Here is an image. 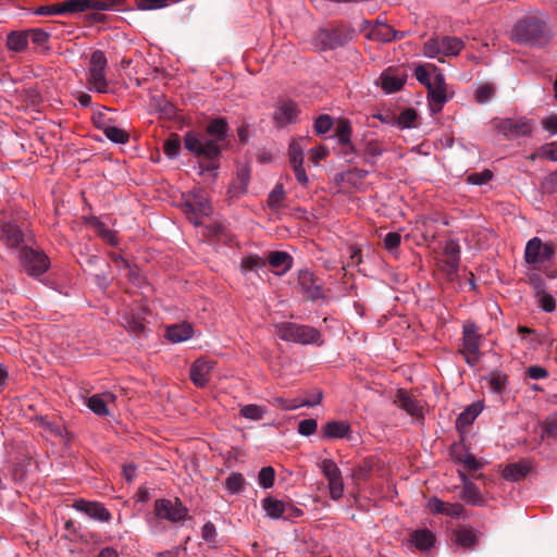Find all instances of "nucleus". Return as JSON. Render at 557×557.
<instances>
[{
    "mask_svg": "<svg viewBox=\"0 0 557 557\" xmlns=\"http://www.w3.org/2000/svg\"><path fill=\"white\" fill-rule=\"evenodd\" d=\"M227 124L223 119L212 120L208 127L207 133L210 136L197 133L187 132L184 136V147L195 157L202 159L205 164H201V172H213L216 170V158L221 152L220 144L226 136Z\"/></svg>",
    "mask_w": 557,
    "mask_h": 557,
    "instance_id": "f257e3e1",
    "label": "nucleus"
},
{
    "mask_svg": "<svg viewBox=\"0 0 557 557\" xmlns=\"http://www.w3.org/2000/svg\"><path fill=\"white\" fill-rule=\"evenodd\" d=\"M188 513L187 508L178 498H160L154 502L153 516L148 519L149 528L152 533L158 534L164 530L162 521L177 523L183 521Z\"/></svg>",
    "mask_w": 557,
    "mask_h": 557,
    "instance_id": "f03ea898",
    "label": "nucleus"
},
{
    "mask_svg": "<svg viewBox=\"0 0 557 557\" xmlns=\"http://www.w3.org/2000/svg\"><path fill=\"white\" fill-rule=\"evenodd\" d=\"M548 37L546 21L540 15H529L516 23L511 39L518 44L537 45Z\"/></svg>",
    "mask_w": 557,
    "mask_h": 557,
    "instance_id": "7ed1b4c3",
    "label": "nucleus"
},
{
    "mask_svg": "<svg viewBox=\"0 0 557 557\" xmlns=\"http://www.w3.org/2000/svg\"><path fill=\"white\" fill-rule=\"evenodd\" d=\"M277 336L285 342H293L302 345H321L320 332L309 325H299L292 322H284L275 325Z\"/></svg>",
    "mask_w": 557,
    "mask_h": 557,
    "instance_id": "20e7f679",
    "label": "nucleus"
},
{
    "mask_svg": "<svg viewBox=\"0 0 557 557\" xmlns=\"http://www.w3.org/2000/svg\"><path fill=\"white\" fill-rule=\"evenodd\" d=\"M107 58L101 50H96L91 53L87 69V82L89 89L104 94L109 89V84L106 76Z\"/></svg>",
    "mask_w": 557,
    "mask_h": 557,
    "instance_id": "39448f33",
    "label": "nucleus"
},
{
    "mask_svg": "<svg viewBox=\"0 0 557 557\" xmlns=\"http://www.w3.org/2000/svg\"><path fill=\"white\" fill-rule=\"evenodd\" d=\"M463 48V42L457 37L431 38L424 44L423 53L430 59H441V57H453L459 54Z\"/></svg>",
    "mask_w": 557,
    "mask_h": 557,
    "instance_id": "423d86ee",
    "label": "nucleus"
},
{
    "mask_svg": "<svg viewBox=\"0 0 557 557\" xmlns=\"http://www.w3.org/2000/svg\"><path fill=\"white\" fill-rule=\"evenodd\" d=\"M184 211L193 224L200 225V219L212 212L207 194L202 190L193 191L185 201Z\"/></svg>",
    "mask_w": 557,
    "mask_h": 557,
    "instance_id": "0eeeda50",
    "label": "nucleus"
},
{
    "mask_svg": "<svg viewBox=\"0 0 557 557\" xmlns=\"http://www.w3.org/2000/svg\"><path fill=\"white\" fill-rule=\"evenodd\" d=\"M307 149L306 138L293 139L288 148V159L290 166L295 173V177L299 184L307 186L309 183L308 175L304 168V151Z\"/></svg>",
    "mask_w": 557,
    "mask_h": 557,
    "instance_id": "6e6552de",
    "label": "nucleus"
},
{
    "mask_svg": "<svg viewBox=\"0 0 557 557\" xmlns=\"http://www.w3.org/2000/svg\"><path fill=\"white\" fill-rule=\"evenodd\" d=\"M432 69L436 72L432 84L428 87V99L431 110L434 113L440 112L444 104L448 101L447 86L445 77L442 73L437 72L435 66Z\"/></svg>",
    "mask_w": 557,
    "mask_h": 557,
    "instance_id": "1a4fd4ad",
    "label": "nucleus"
},
{
    "mask_svg": "<svg viewBox=\"0 0 557 557\" xmlns=\"http://www.w3.org/2000/svg\"><path fill=\"white\" fill-rule=\"evenodd\" d=\"M320 468L327 480L331 498L334 500L339 499L344 494V482L339 468L332 459H323L320 462Z\"/></svg>",
    "mask_w": 557,
    "mask_h": 557,
    "instance_id": "9d476101",
    "label": "nucleus"
},
{
    "mask_svg": "<svg viewBox=\"0 0 557 557\" xmlns=\"http://www.w3.org/2000/svg\"><path fill=\"white\" fill-rule=\"evenodd\" d=\"M466 362L475 366L480 360V335L473 324L465 325L462 348L460 349Z\"/></svg>",
    "mask_w": 557,
    "mask_h": 557,
    "instance_id": "9b49d317",
    "label": "nucleus"
},
{
    "mask_svg": "<svg viewBox=\"0 0 557 557\" xmlns=\"http://www.w3.org/2000/svg\"><path fill=\"white\" fill-rule=\"evenodd\" d=\"M534 123L525 117L505 119L497 124V129L508 139L528 136L532 133Z\"/></svg>",
    "mask_w": 557,
    "mask_h": 557,
    "instance_id": "f8f14e48",
    "label": "nucleus"
},
{
    "mask_svg": "<svg viewBox=\"0 0 557 557\" xmlns=\"http://www.w3.org/2000/svg\"><path fill=\"white\" fill-rule=\"evenodd\" d=\"M552 246L543 244L539 237L531 238L525 246L524 258L530 264L543 263L554 257Z\"/></svg>",
    "mask_w": 557,
    "mask_h": 557,
    "instance_id": "ddd939ff",
    "label": "nucleus"
},
{
    "mask_svg": "<svg viewBox=\"0 0 557 557\" xmlns=\"http://www.w3.org/2000/svg\"><path fill=\"white\" fill-rule=\"evenodd\" d=\"M407 79V72L403 67H388L380 76V85L385 92L398 91Z\"/></svg>",
    "mask_w": 557,
    "mask_h": 557,
    "instance_id": "4468645a",
    "label": "nucleus"
},
{
    "mask_svg": "<svg viewBox=\"0 0 557 557\" xmlns=\"http://www.w3.org/2000/svg\"><path fill=\"white\" fill-rule=\"evenodd\" d=\"M22 258L27 272L33 276L41 275L49 267L48 257L33 249L23 250Z\"/></svg>",
    "mask_w": 557,
    "mask_h": 557,
    "instance_id": "2eb2a0df",
    "label": "nucleus"
},
{
    "mask_svg": "<svg viewBox=\"0 0 557 557\" xmlns=\"http://www.w3.org/2000/svg\"><path fill=\"white\" fill-rule=\"evenodd\" d=\"M73 507L89 518L100 521V522H109L112 518L110 511L98 502H89L85 499H78L74 503Z\"/></svg>",
    "mask_w": 557,
    "mask_h": 557,
    "instance_id": "dca6fc26",
    "label": "nucleus"
},
{
    "mask_svg": "<svg viewBox=\"0 0 557 557\" xmlns=\"http://www.w3.org/2000/svg\"><path fill=\"white\" fill-rule=\"evenodd\" d=\"M215 362L208 358L197 359L190 367V379L198 387H205L209 380Z\"/></svg>",
    "mask_w": 557,
    "mask_h": 557,
    "instance_id": "f3484780",
    "label": "nucleus"
},
{
    "mask_svg": "<svg viewBox=\"0 0 557 557\" xmlns=\"http://www.w3.org/2000/svg\"><path fill=\"white\" fill-rule=\"evenodd\" d=\"M261 504L267 517L271 519H289L293 516L289 513V510L294 509V505L290 503L269 496L262 499Z\"/></svg>",
    "mask_w": 557,
    "mask_h": 557,
    "instance_id": "a211bd4d",
    "label": "nucleus"
},
{
    "mask_svg": "<svg viewBox=\"0 0 557 557\" xmlns=\"http://www.w3.org/2000/svg\"><path fill=\"white\" fill-rule=\"evenodd\" d=\"M394 403L398 408L405 410L408 414L414 418H421L423 416V406L408 391L399 389L395 396Z\"/></svg>",
    "mask_w": 557,
    "mask_h": 557,
    "instance_id": "6ab92c4d",
    "label": "nucleus"
},
{
    "mask_svg": "<svg viewBox=\"0 0 557 557\" xmlns=\"http://www.w3.org/2000/svg\"><path fill=\"white\" fill-rule=\"evenodd\" d=\"M77 12H82L78 0H65L61 3L40 5L34 11L36 15H63Z\"/></svg>",
    "mask_w": 557,
    "mask_h": 557,
    "instance_id": "aec40b11",
    "label": "nucleus"
},
{
    "mask_svg": "<svg viewBox=\"0 0 557 557\" xmlns=\"http://www.w3.org/2000/svg\"><path fill=\"white\" fill-rule=\"evenodd\" d=\"M24 234L18 225L11 221L0 222V240L7 247L15 248L23 243Z\"/></svg>",
    "mask_w": 557,
    "mask_h": 557,
    "instance_id": "412c9836",
    "label": "nucleus"
},
{
    "mask_svg": "<svg viewBox=\"0 0 557 557\" xmlns=\"http://www.w3.org/2000/svg\"><path fill=\"white\" fill-rule=\"evenodd\" d=\"M299 109L296 103L292 101L280 102L274 113L275 123L278 126L296 123L299 115Z\"/></svg>",
    "mask_w": 557,
    "mask_h": 557,
    "instance_id": "4be33fe9",
    "label": "nucleus"
},
{
    "mask_svg": "<svg viewBox=\"0 0 557 557\" xmlns=\"http://www.w3.org/2000/svg\"><path fill=\"white\" fill-rule=\"evenodd\" d=\"M115 401V395L107 392L102 394H96L87 398L86 406L98 416H109L110 410L108 406Z\"/></svg>",
    "mask_w": 557,
    "mask_h": 557,
    "instance_id": "5701e85b",
    "label": "nucleus"
},
{
    "mask_svg": "<svg viewBox=\"0 0 557 557\" xmlns=\"http://www.w3.org/2000/svg\"><path fill=\"white\" fill-rule=\"evenodd\" d=\"M426 506L433 513H441L451 518H460L463 515V507L460 504L445 503L436 497L429 499Z\"/></svg>",
    "mask_w": 557,
    "mask_h": 557,
    "instance_id": "b1692460",
    "label": "nucleus"
},
{
    "mask_svg": "<svg viewBox=\"0 0 557 557\" xmlns=\"http://www.w3.org/2000/svg\"><path fill=\"white\" fill-rule=\"evenodd\" d=\"M322 399V393H318L314 397V399H297V398H294V399H288V398H283V397H276L273 399V405L283 409V410H286V411H290V410H295V409H298L300 407H313V406H317L318 404H320Z\"/></svg>",
    "mask_w": 557,
    "mask_h": 557,
    "instance_id": "393cba45",
    "label": "nucleus"
},
{
    "mask_svg": "<svg viewBox=\"0 0 557 557\" xmlns=\"http://www.w3.org/2000/svg\"><path fill=\"white\" fill-rule=\"evenodd\" d=\"M299 285L301 286L302 292L310 299H319L322 297V288L317 283L313 274L309 271H300L298 276Z\"/></svg>",
    "mask_w": 557,
    "mask_h": 557,
    "instance_id": "a878e982",
    "label": "nucleus"
},
{
    "mask_svg": "<svg viewBox=\"0 0 557 557\" xmlns=\"http://www.w3.org/2000/svg\"><path fill=\"white\" fill-rule=\"evenodd\" d=\"M460 248L455 240H447L444 246V259L445 270L448 273L457 271L460 261Z\"/></svg>",
    "mask_w": 557,
    "mask_h": 557,
    "instance_id": "bb28decb",
    "label": "nucleus"
},
{
    "mask_svg": "<svg viewBox=\"0 0 557 557\" xmlns=\"http://www.w3.org/2000/svg\"><path fill=\"white\" fill-rule=\"evenodd\" d=\"M267 259L276 274L286 273L293 265V258L285 251H271Z\"/></svg>",
    "mask_w": 557,
    "mask_h": 557,
    "instance_id": "cd10ccee",
    "label": "nucleus"
},
{
    "mask_svg": "<svg viewBox=\"0 0 557 557\" xmlns=\"http://www.w3.org/2000/svg\"><path fill=\"white\" fill-rule=\"evenodd\" d=\"M322 432L324 438H345L350 433V425L345 421H330L322 428Z\"/></svg>",
    "mask_w": 557,
    "mask_h": 557,
    "instance_id": "c85d7f7f",
    "label": "nucleus"
},
{
    "mask_svg": "<svg viewBox=\"0 0 557 557\" xmlns=\"http://www.w3.org/2000/svg\"><path fill=\"white\" fill-rule=\"evenodd\" d=\"M194 334L191 324L183 322L172 324L166 329V337L172 343H181L189 339Z\"/></svg>",
    "mask_w": 557,
    "mask_h": 557,
    "instance_id": "c756f323",
    "label": "nucleus"
},
{
    "mask_svg": "<svg viewBox=\"0 0 557 557\" xmlns=\"http://www.w3.org/2000/svg\"><path fill=\"white\" fill-rule=\"evenodd\" d=\"M462 482V498L474 506L483 504V497L479 488L461 472H459Z\"/></svg>",
    "mask_w": 557,
    "mask_h": 557,
    "instance_id": "7c9ffc66",
    "label": "nucleus"
},
{
    "mask_svg": "<svg viewBox=\"0 0 557 557\" xmlns=\"http://www.w3.org/2000/svg\"><path fill=\"white\" fill-rule=\"evenodd\" d=\"M484 380L488 391L495 395H502L508 384L507 375L499 370L492 371Z\"/></svg>",
    "mask_w": 557,
    "mask_h": 557,
    "instance_id": "2f4dec72",
    "label": "nucleus"
},
{
    "mask_svg": "<svg viewBox=\"0 0 557 557\" xmlns=\"http://www.w3.org/2000/svg\"><path fill=\"white\" fill-rule=\"evenodd\" d=\"M82 12L86 10L109 11L115 10L124 0H78Z\"/></svg>",
    "mask_w": 557,
    "mask_h": 557,
    "instance_id": "473e14b6",
    "label": "nucleus"
},
{
    "mask_svg": "<svg viewBox=\"0 0 557 557\" xmlns=\"http://www.w3.org/2000/svg\"><path fill=\"white\" fill-rule=\"evenodd\" d=\"M411 542L418 549L425 550L434 545L435 535L428 529L417 530L411 534Z\"/></svg>",
    "mask_w": 557,
    "mask_h": 557,
    "instance_id": "72a5a7b5",
    "label": "nucleus"
},
{
    "mask_svg": "<svg viewBox=\"0 0 557 557\" xmlns=\"http://www.w3.org/2000/svg\"><path fill=\"white\" fill-rule=\"evenodd\" d=\"M28 46V32H11L8 35L7 47L9 50L20 52L27 48Z\"/></svg>",
    "mask_w": 557,
    "mask_h": 557,
    "instance_id": "f704fd0d",
    "label": "nucleus"
},
{
    "mask_svg": "<svg viewBox=\"0 0 557 557\" xmlns=\"http://www.w3.org/2000/svg\"><path fill=\"white\" fill-rule=\"evenodd\" d=\"M335 138L337 139L338 144L344 146L346 149H352V145L350 143V136H351V124L347 120H341L336 124L335 127Z\"/></svg>",
    "mask_w": 557,
    "mask_h": 557,
    "instance_id": "c9c22d12",
    "label": "nucleus"
},
{
    "mask_svg": "<svg viewBox=\"0 0 557 557\" xmlns=\"http://www.w3.org/2000/svg\"><path fill=\"white\" fill-rule=\"evenodd\" d=\"M483 405L482 403H474L470 405L465 411H462L456 421L458 428H465L471 424L474 419L482 412Z\"/></svg>",
    "mask_w": 557,
    "mask_h": 557,
    "instance_id": "e433bc0d",
    "label": "nucleus"
},
{
    "mask_svg": "<svg viewBox=\"0 0 557 557\" xmlns=\"http://www.w3.org/2000/svg\"><path fill=\"white\" fill-rule=\"evenodd\" d=\"M530 470V466L525 462L510 463L504 469L503 476L509 481H519L524 478Z\"/></svg>",
    "mask_w": 557,
    "mask_h": 557,
    "instance_id": "4c0bfd02",
    "label": "nucleus"
},
{
    "mask_svg": "<svg viewBox=\"0 0 557 557\" xmlns=\"http://www.w3.org/2000/svg\"><path fill=\"white\" fill-rule=\"evenodd\" d=\"M455 542L465 548H470L478 542V533L472 529H458L455 533Z\"/></svg>",
    "mask_w": 557,
    "mask_h": 557,
    "instance_id": "58836bf2",
    "label": "nucleus"
},
{
    "mask_svg": "<svg viewBox=\"0 0 557 557\" xmlns=\"http://www.w3.org/2000/svg\"><path fill=\"white\" fill-rule=\"evenodd\" d=\"M265 267V260L258 255H248L242 259L240 269L243 272L258 271Z\"/></svg>",
    "mask_w": 557,
    "mask_h": 557,
    "instance_id": "ea45409f",
    "label": "nucleus"
},
{
    "mask_svg": "<svg viewBox=\"0 0 557 557\" xmlns=\"http://www.w3.org/2000/svg\"><path fill=\"white\" fill-rule=\"evenodd\" d=\"M495 91L496 88L493 84H483L475 89L474 99L478 103L484 104L494 97Z\"/></svg>",
    "mask_w": 557,
    "mask_h": 557,
    "instance_id": "a19ab883",
    "label": "nucleus"
},
{
    "mask_svg": "<svg viewBox=\"0 0 557 557\" xmlns=\"http://www.w3.org/2000/svg\"><path fill=\"white\" fill-rule=\"evenodd\" d=\"M245 479L240 473L233 472L225 480V488L231 494H238L244 490Z\"/></svg>",
    "mask_w": 557,
    "mask_h": 557,
    "instance_id": "79ce46f5",
    "label": "nucleus"
},
{
    "mask_svg": "<svg viewBox=\"0 0 557 557\" xmlns=\"http://www.w3.org/2000/svg\"><path fill=\"white\" fill-rule=\"evenodd\" d=\"M265 409L259 405H245L240 408V414L251 421H259L263 418Z\"/></svg>",
    "mask_w": 557,
    "mask_h": 557,
    "instance_id": "37998d69",
    "label": "nucleus"
},
{
    "mask_svg": "<svg viewBox=\"0 0 557 557\" xmlns=\"http://www.w3.org/2000/svg\"><path fill=\"white\" fill-rule=\"evenodd\" d=\"M249 178L250 175L246 169L238 171L236 182L232 185L231 191L236 196L244 194L247 189Z\"/></svg>",
    "mask_w": 557,
    "mask_h": 557,
    "instance_id": "c03bdc74",
    "label": "nucleus"
},
{
    "mask_svg": "<svg viewBox=\"0 0 557 557\" xmlns=\"http://www.w3.org/2000/svg\"><path fill=\"white\" fill-rule=\"evenodd\" d=\"M104 135L108 139L116 144H125L128 140L127 132L117 126L109 125L104 127Z\"/></svg>",
    "mask_w": 557,
    "mask_h": 557,
    "instance_id": "a18cd8bd",
    "label": "nucleus"
},
{
    "mask_svg": "<svg viewBox=\"0 0 557 557\" xmlns=\"http://www.w3.org/2000/svg\"><path fill=\"white\" fill-rule=\"evenodd\" d=\"M92 225L96 228L98 235L108 244L115 246L117 245V238L113 231L107 228L103 223L98 220H94Z\"/></svg>",
    "mask_w": 557,
    "mask_h": 557,
    "instance_id": "49530a36",
    "label": "nucleus"
},
{
    "mask_svg": "<svg viewBox=\"0 0 557 557\" xmlns=\"http://www.w3.org/2000/svg\"><path fill=\"white\" fill-rule=\"evenodd\" d=\"M275 472L272 467H263L258 474L259 485L263 488H270L274 484Z\"/></svg>",
    "mask_w": 557,
    "mask_h": 557,
    "instance_id": "de8ad7c7",
    "label": "nucleus"
},
{
    "mask_svg": "<svg viewBox=\"0 0 557 557\" xmlns=\"http://www.w3.org/2000/svg\"><path fill=\"white\" fill-rule=\"evenodd\" d=\"M285 196L284 188L282 184H277L273 190L270 193L268 198V205L272 210H277L281 206Z\"/></svg>",
    "mask_w": 557,
    "mask_h": 557,
    "instance_id": "09e8293b",
    "label": "nucleus"
},
{
    "mask_svg": "<svg viewBox=\"0 0 557 557\" xmlns=\"http://www.w3.org/2000/svg\"><path fill=\"white\" fill-rule=\"evenodd\" d=\"M333 120L327 114H322L314 121V132L319 135L325 134L332 128Z\"/></svg>",
    "mask_w": 557,
    "mask_h": 557,
    "instance_id": "8fccbe9b",
    "label": "nucleus"
},
{
    "mask_svg": "<svg viewBox=\"0 0 557 557\" xmlns=\"http://www.w3.org/2000/svg\"><path fill=\"white\" fill-rule=\"evenodd\" d=\"M417 120V112L413 109L404 110L397 120V123L403 128H408L414 126V122Z\"/></svg>",
    "mask_w": 557,
    "mask_h": 557,
    "instance_id": "3c124183",
    "label": "nucleus"
},
{
    "mask_svg": "<svg viewBox=\"0 0 557 557\" xmlns=\"http://www.w3.org/2000/svg\"><path fill=\"white\" fill-rule=\"evenodd\" d=\"M492 177L493 173L490 170H484L479 173L469 174L467 181L473 185H483L490 182Z\"/></svg>",
    "mask_w": 557,
    "mask_h": 557,
    "instance_id": "603ef678",
    "label": "nucleus"
},
{
    "mask_svg": "<svg viewBox=\"0 0 557 557\" xmlns=\"http://www.w3.org/2000/svg\"><path fill=\"white\" fill-rule=\"evenodd\" d=\"M181 149V141L177 136L170 137L164 143V152L169 158H175Z\"/></svg>",
    "mask_w": 557,
    "mask_h": 557,
    "instance_id": "864d4df0",
    "label": "nucleus"
},
{
    "mask_svg": "<svg viewBox=\"0 0 557 557\" xmlns=\"http://www.w3.org/2000/svg\"><path fill=\"white\" fill-rule=\"evenodd\" d=\"M416 78L423 84L426 88L432 84L433 78L431 77V73L428 70L426 65H418L414 69Z\"/></svg>",
    "mask_w": 557,
    "mask_h": 557,
    "instance_id": "5fc2aeb1",
    "label": "nucleus"
},
{
    "mask_svg": "<svg viewBox=\"0 0 557 557\" xmlns=\"http://www.w3.org/2000/svg\"><path fill=\"white\" fill-rule=\"evenodd\" d=\"M318 423L314 419H305L298 423V432L304 436H309L315 433Z\"/></svg>",
    "mask_w": 557,
    "mask_h": 557,
    "instance_id": "6e6d98bb",
    "label": "nucleus"
},
{
    "mask_svg": "<svg viewBox=\"0 0 557 557\" xmlns=\"http://www.w3.org/2000/svg\"><path fill=\"white\" fill-rule=\"evenodd\" d=\"M539 156L557 162V141L542 146L539 150Z\"/></svg>",
    "mask_w": 557,
    "mask_h": 557,
    "instance_id": "4d7b16f0",
    "label": "nucleus"
},
{
    "mask_svg": "<svg viewBox=\"0 0 557 557\" xmlns=\"http://www.w3.org/2000/svg\"><path fill=\"white\" fill-rule=\"evenodd\" d=\"M401 242V236L399 233L391 232L387 233L384 237V247L388 251H394L398 248Z\"/></svg>",
    "mask_w": 557,
    "mask_h": 557,
    "instance_id": "13d9d810",
    "label": "nucleus"
},
{
    "mask_svg": "<svg viewBox=\"0 0 557 557\" xmlns=\"http://www.w3.org/2000/svg\"><path fill=\"white\" fill-rule=\"evenodd\" d=\"M540 307L546 312H553L556 308V301L550 294L542 293L537 296Z\"/></svg>",
    "mask_w": 557,
    "mask_h": 557,
    "instance_id": "bf43d9fd",
    "label": "nucleus"
},
{
    "mask_svg": "<svg viewBox=\"0 0 557 557\" xmlns=\"http://www.w3.org/2000/svg\"><path fill=\"white\" fill-rule=\"evenodd\" d=\"M384 152L382 145L377 140H369L366 146V154L369 158L377 159Z\"/></svg>",
    "mask_w": 557,
    "mask_h": 557,
    "instance_id": "052dcab7",
    "label": "nucleus"
},
{
    "mask_svg": "<svg viewBox=\"0 0 557 557\" xmlns=\"http://www.w3.org/2000/svg\"><path fill=\"white\" fill-rule=\"evenodd\" d=\"M541 124L550 135L557 134V114H549L543 117Z\"/></svg>",
    "mask_w": 557,
    "mask_h": 557,
    "instance_id": "680f3d73",
    "label": "nucleus"
},
{
    "mask_svg": "<svg viewBox=\"0 0 557 557\" xmlns=\"http://www.w3.org/2000/svg\"><path fill=\"white\" fill-rule=\"evenodd\" d=\"M28 40L36 45H44L48 40V34L39 28L28 29Z\"/></svg>",
    "mask_w": 557,
    "mask_h": 557,
    "instance_id": "e2e57ef3",
    "label": "nucleus"
},
{
    "mask_svg": "<svg viewBox=\"0 0 557 557\" xmlns=\"http://www.w3.org/2000/svg\"><path fill=\"white\" fill-rule=\"evenodd\" d=\"M310 160L317 164L320 160L327 157L329 150L323 146H318L309 150Z\"/></svg>",
    "mask_w": 557,
    "mask_h": 557,
    "instance_id": "0e129e2a",
    "label": "nucleus"
},
{
    "mask_svg": "<svg viewBox=\"0 0 557 557\" xmlns=\"http://www.w3.org/2000/svg\"><path fill=\"white\" fill-rule=\"evenodd\" d=\"M459 460L465 465L469 470H478L482 467L481 462L471 454H465Z\"/></svg>",
    "mask_w": 557,
    "mask_h": 557,
    "instance_id": "69168bd1",
    "label": "nucleus"
},
{
    "mask_svg": "<svg viewBox=\"0 0 557 557\" xmlns=\"http://www.w3.org/2000/svg\"><path fill=\"white\" fill-rule=\"evenodd\" d=\"M201 536L207 542H214L216 530L212 522H207L201 529Z\"/></svg>",
    "mask_w": 557,
    "mask_h": 557,
    "instance_id": "338daca9",
    "label": "nucleus"
},
{
    "mask_svg": "<svg viewBox=\"0 0 557 557\" xmlns=\"http://www.w3.org/2000/svg\"><path fill=\"white\" fill-rule=\"evenodd\" d=\"M529 377L533 380L545 379L548 375V372L540 366H532L527 370Z\"/></svg>",
    "mask_w": 557,
    "mask_h": 557,
    "instance_id": "774afa93",
    "label": "nucleus"
}]
</instances>
